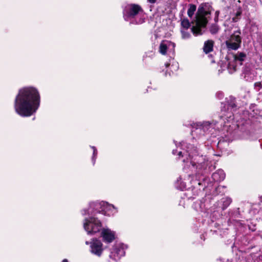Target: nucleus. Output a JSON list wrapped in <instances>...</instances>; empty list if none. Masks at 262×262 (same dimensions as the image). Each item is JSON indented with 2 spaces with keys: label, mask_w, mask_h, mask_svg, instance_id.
<instances>
[{
  "label": "nucleus",
  "mask_w": 262,
  "mask_h": 262,
  "mask_svg": "<svg viewBox=\"0 0 262 262\" xmlns=\"http://www.w3.org/2000/svg\"><path fill=\"white\" fill-rule=\"evenodd\" d=\"M259 200L262 203V195L259 196Z\"/></svg>",
  "instance_id": "36"
},
{
  "label": "nucleus",
  "mask_w": 262,
  "mask_h": 262,
  "mask_svg": "<svg viewBox=\"0 0 262 262\" xmlns=\"http://www.w3.org/2000/svg\"><path fill=\"white\" fill-rule=\"evenodd\" d=\"M223 143H224V141H222L221 140H220L217 143V147L219 148H222L223 147V146H222Z\"/></svg>",
  "instance_id": "28"
},
{
  "label": "nucleus",
  "mask_w": 262,
  "mask_h": 262,
  "mask_svg": "<svg viewBox=\"0 0 262 262\" xmlns=\"http://www.w3.org/2000/svg\"><path fill=\"white\" fill-rule=\"evenodd\" d=\"M165 66L167 69L165 71V75H171V72L172 73L173 72L176 71L179 69V64L176 61H174V60L170 59L169 60V62H166L165 63Z\"/></svg>",
  "instance_id": "18"
},
{
  "label": "nucleus",
  "mask_w": 262,
  "mask_h": 262,
  "mask_svg": "<svg viewBox=\"0 0 262 262\" xmlns=\"http://www.w3.org/2000/svg\"><path fill=\"white\" fill-rule=\"evenodd\" d=\"M61 262H69L67 259H63Z\"/></svg>",
  "instance_id": "33"
},
{
  "label": "nucleus",
  "mask_w": 262,
  "mask_h": 262,
  "mask_svg": "<svg viewBox=\"0 0 262 262\" xmlns=\"http://www.w3.org/2000/svg\"><path fill=\"white\" fill-rule=\"evenodd\" d=\"M223 262H232L229 259H226ZM236 262H262V246L258 248V251L253 252L247 256H242L239 257Z\"/></svg>",
  "instance_id": "11"
},
{
  "label": "nucleus",
  "mask_w": 262,
  "mask_h": 262,
  "mask_svg": "<svg viewBox=\"0 0 262 262\" xmlns=\"http://www.w3.org/2000/svg\"><path fill=\"white\" fill-rule=\"evenodd\" d=\"M255 85H257V86H258V85H261V84H260V83L258 82V83H256L255 84Z\"/></svg>",
  "instance_id": "34"
},
{
  "label": "nucleus",
  "mask_w": 262,
  "mask_h": 262,
  "mask_svg": "<svg viewBox=\"0 0 262 262\" xmlns=\"http://www.w3.org/2000/svg\"><path fill=\"white\" fill-rule=\"evenodd\" d=\"M231 201V198L225 197L223 198L220 201L216 203L214 205L215 208L210 210V212H211L212 210L216 209V210H213V212L210 214V217L212 218V222L220 216L221 211L226 209L229 206Z\"/></svg>",
  "instance_id": "9"
},
{
  "label": "nucleus",
  "mask_w": 262,
  "mask_h": 262,
  "mask_svg": "<svg viewBox=\"0 0 262 262\" xmlns=\"http://www.w3.org/2000/svg\"><path fill=\"white\" fill-rule=\"evenodd\" d=\"M228 223L235 224L236 223H237V221L236 220L232 219V218H230L229 219Z\"/></svg>",
  "instance_id": "29"
},
{
  "label": "nucleus",
  "mask_w": 262,
  "mask_h": 262,
  "mask_svg": "<svg viewBox=\"0 0 262 262\" xmlns=\"http://www.w3.org/2000/svg\"><path fill=\"white\" fill-rule=\"evenodd\" d=\"M196 6L193 4H190L187 11V14L189 17H191L196 10Z\"/></svg>",
  "instance_id": "23"
},
{
  "label": "nucleus",
  "mask_w": 262,
  "mask_h": 262,
  "mask_svg": "<svg viewBox=\"0 0 262 262\" xmlns=\"http://www.w3.org/2000/svg\"><path fill=\"white\" fill-rule=\"evenodd\" d=\"M147 2L151 4H155L157 0H147Z\"/></svg>",
  "instance_id": "31"
},
{
  "label": "nucleus",
  "mask_w": 262,
  "mask_h": 262,
  "mask_svg": "<svg viewBox=\"0 0 262 262\" xmlns=\"http://www.w3.org/2000/svg\"><path fill=\"white\" fill-rule=\"evenodd\" d=\"M249 228L250 230L252 231H254L256 230V228L255 227V225H249Z\"/></svg>",
  "instance_id": "30"
},
{
  "label": "nucleus",
  "mask_w": 262,
  "mask_h": 262,
  "mask_svg": "<svg viewBox=\"0 0 262 262\" xmlns=\"http://www.w3.org/2000/svg\"><path fill=\"white\" fill-rule=\"evenodd\" d=\"M213 42L212 40H207L205 42L203 47L204 52L207 54L212 51Z\"/></svg>",
  "instance_id": "20"
},
{
  "label": "nucleus",
  "mask_w": 262,
  "mask_h": 262,
  "mask_svg": "<svg viewBox=\"0 0 262 262\" xmlns=\"http://www.w3.org/2000/svg\"><path fill=\"white\" fill-rule=\"evenodd\" d=\"M193 208L197 212L203 213L204 215H202L203 217H207L210 213V210L207 209L206 205L203 200L197 201L194 203Z\"/></svg>",
  "instance_id": "17"
},
{
  "label": "nucleus",
  "mask_w": 262,
  "mask_h": 262,
  "mask_svg": "<svg viewBox=\"0 0 262 262\" xmlns=\"http://www.w3.org/2000/svg\"><path fill=\"white\" fill-rule=\"evenodd\" d=\"M149 54V57H151H151L153 56V55H154V53H153V52H152V51L149 52H148V53H146V54Z\"/></svg>",
  "instance_id": "32"
},
{
  "label": "nucleus",
  "mask_w": 262,
  "mask_h": 262,
  "mask_svg": "<svg viewBox=\"0 0 262 262\" xmlns=\"http://www.w3.org/2000/svg\"><path fill=\"white\" fill-rule=\"evenodd\" d=\"M210 13L206 11L203 6H200L195 16L194 25L190 29V31L188 29H181L182 38L183 39H188L191 37L190 32L195 36L202 35L203 34L202 29L205 28L209 18Z\"/></svg>",
  "instance_id": "3"
},
{
  "label": "nucleus",
  "mask_w": 262,
  "mask_h": 262,
  "mask_svg": "<svg viewBox=\"0 0 262 262\" xmlns=\"http://www.w3.org/2000/svg\"><path fill=\"white\" fill-rule=\"evenodd\" d=\"M217 123L215 120L194 123L191 140L180 142L173 141L177 148L173 149L172 153L183 162V170L188 173L183 179L179 177L175 185L178 189L187 190L185 194L188 199H194L209 185L208 175L215 169V166L205 155V149L213 150L209 142L205 141L212 136H215Z\"/></svg>",
  "instance_id": "1"
},
{
  "label": "nucleus",
  "mask_w": 262,
  "mask_h": 262,
  "mask_svg": "<svg viewBox=\"0 0 262 262\" xmlns=\"http://www.w3.org/2000/svg\"><path fill=\"white\" fill-rule=\"evenodd\" d=\"M90 205L88 208L81 210L83 216L88 215L89 216L84 219L83 222V228L88 234H94L99 232L102 229V223L101 217L96 212L90 211Z\"/></svg>",
  "instance_id": "5"
},
{
  "label": "nucleus",
  "mask_w": 262,
  "mask_h": 262,
  "mask_svg": "<svg viewBox=\"0 0 262 262\" xmlns=\"http://www.w3.org/2000/svg\"><path fill=\"white\" fill-rule=\"evenodd\" d=\"M225 173L222 169H219L212 175V178L215 182H220L224 180Z\"/></svg>",
  "instance_id": "19"
},
{
  "label": "nucleus",
  "mask_w": 262,
  "mask_h": 262,
  "mask_svg": "<svg viewBox=\"0 0 262 262\" xmlns=\"http://www.w3.org/2000/svg\"><path fill=\"white\" fill-rule=\"evenodd\" d=\"M223 105V103H222ZM235 98L230 96L226 98L224 106H222L221 115L220 116L221 120L224 122V127H228L231 125L229 123L232 122L234 119L233 112L237 110Z\"/></svg>",
  "instance_id": "6"
},
{
  "label": "nucleus",
  "mask_w": 262,
  "mask_h": 262,
  "mask_svg": "<svg viewBox=\"0 0 262 262\" xmlns=\"http://www.w3.org/2000/svg\"><path fill=\"white\" fill-rule=\"evenodd\" d=\"M216 97L219 99H222L223 97H224V94L223 92H219L216 93Z\"/></svg>",
  "instance_id": "27"
},
{
  "label": "nucleus",
  "mask_w": 262,
  "mask_h": 262,
  "mask_svg": "<svg viewBox=\"0 0 262 262\" xmlns=\"http://www.w3.org/2000/svg\"><path fill=\"white\" fill-rule=\"evenodd\" d=\"M253 247L252 246H250V247H249L248 248V249H253Z\"/></svg>",
  "instance_id": "37"
},
{
  "label": "nucleus",
  "mask_w": 262,
  "mask_h": 262,
  "mask_svg": "<svg viewBox=\"0 0 262 262\" xmlns=\"http://www.w3.org/2000/svg\"><path fill=\"white\" fill-rule=\"evenodd\" d=\"M260 1L262 3V0H260Z\"/></svg>",
  "instance_id": "39"
},
{
  "label": "nucleus",
  "mask_w": 262,
  "mask_h": 262,
  "mask_svg": "<svg viewBox=\"0 0 262 262\" xmlns=\"http://www.w3.org/2000/svg\"><path fill=\"white\" fill-rule=\"evenodd\" d=\"M128 246L123 243H119L115 244L110 250L109 257L115 261H118L125 254V250Z\"/></svg>",
  "instance_id": "10"
},
{
  "label": "nucleus",
  "mask_w": 262,
  "mask_h": 262,
  "mask_svg": "<svg viewBox=\"0 0 262 262\" xmlns=\"http://www.w3.org/2000/svg\"><path fill=\"white\" fill-rule=\"evenodd\" d=\"M123 17L130 25H140L145 22L146 15L139 5L129 4L123 8Z\"/></svg>",
  "instance_id": "4"
},
{
  "label": "nucleus",
  "mask_w": 262,
  "mask_h": 262,
  "mask_svg": "<svg viewBox=\"0 0 262 262\" xmlns=\"http://www.w3.org/2000/svg\"><path fill=\"white\" fill-rule=\"evenodd\" d=\"M241 14H242L241 9L239 8L238 10L236 12L235 16L232 17V21L237 22L240 19Z\"/></svg>",
  "instance_id": "24"
},
{
  "label": "nucleus",
  "mask_w": 262,
  "mask_h": 262,
  "mask_svg": "<svg viewBox=\"0 0 262 262\" xmlns=\"http://www.w3.org/2000/svg\"><path fill=\"white\" fill-rule=\"evenodd\" d=\"M219 30L218 27L216 25H212L210 28V32L212 34H215Z\"/></svg>",
  "instance_id": "26"
},
{
  "label": "nucleus",
  "mask_w": 262,
  "mask_h": 262,
  "mask_svg": "<svg viewBox=\"0 0 262 262\" xmlns=\"http://www.w3.org/2000/svg\"><path fill=\"white\" fill-rule=\"evenodd\" d=\"M40 103V95L38 90L34 86H25L19 89L16 95L14 108L17 114L22 117H28L36 112Z\"/></svg>",
  "instance_id": "2"
},
{
  "label": "nucleus",
  "mask_w": 262,
  "mask_h": 262,
  "mask_svg": "<svg viewBox=\"0 0 262 262\" xmlns=\"http://www.w3.org/2000/svg\"><path fill=\"white\" fill-rule=\"evenodd\" d=\"M90 147L93 150V155L91 158V160L93 163V165H94L96 163V159L97 158L98 155V150L97 148L94 146H90Z\"/></svg>",
  "instance_id": "21"
},
{
  "label": "nucleus",
  "mask_w": 262,
  "mask_h": 262,
  "mask_svg": "<svg viewBox=\"0 0 262 262\" xmlns=\"http://www.w3.org/2000/svg\"><path fill=\"white\" fill-rule=\"evenodd\" d=\"M222 72V70H219V74H220Z\"/></svg>",
  "instance_id": "38"
},
{
  "label": "nucleus",
  "mask_w": 262,
  "mask_h": 262,
  "mask_svg": "<svg viewBox=\"0 0 262 262\" xmlns=\"http://www.w3.org/2000/svg\"><path fill=\"white\" fill-rule=\"evenodd\" d=\"M235 216H236V215H239V213H238V211H236L235 212Z\"/></svg>",
  "instance_id": "35"
},
{
  "label": "nucleus",
  "mask_w": 262,
  "mask_h": 262,
  "mask_svg": "<svg viewBox=\"0 0 262 262\" xmlns=\"http://www.w3.org/2000/svg\"><path fill=\"white\" fill-rule=\"evenodd\" d=\"M241 32L239 30L234 31L231 35L230 38L226 41L227 48L229 50H236L238 49L241 43V38L240 37Z\"/></svg>",
  "instance_id": "13"
},
{
  "label": "nucleus",
  "mask_w": 262,
  "mask_h": 262,
  "mask_svg": "<svg viewBox=\"0 0 262 262\" xmlns=\"http://www.w3.org/2000/svg\"><path fill=\"white\" fill-rule=\"evenodd\" d=\"M241 14H242L241 9L239 8L238 10L236 12L235 16L232 17V21L237 22L240 19Z\"/></svg>",
  "instance_id": "25"
},
{
  "label": "nucleus",
  "mask_w": 262,
  "mask_h": 262,
  "mask_svg": "<svg viewBox=\"0 0 262 262\" xmlns=\"http://www.w3.org/2000/svg\"><path fill=\"white\" fill-rule=\"evenodd\" d=\"M255 76V71L252 70L249 66H246L243 68L241 77L244 80L247 81H252Z\"/></svg>",
  "instance_id": "16"
},
{
  "label": "nucleus",
  "mask_w": 262,
  "mask_h": 262,
  "mask_svg": "<svg viewBox=\"0 0 262 262\" xmlns=\"http://www.w3.org/2000/svg\"><path fill=\"white\" fill-rule=\"evenodd\" d=\"M89 205L90 211L92 213L96 212L100 216H112L115 215L118 212V209L116 207L106 202H92L89 203Z\"/></svg>",
  "instance_id": "7"
},
{
  "label": "nucleus",
  "mask_w": 262,
  "mask_h": 262,
  "mask_svg": "<svg viewBox=\"0 0 262 262\" xmlns=\"http://www.w3.org/2000/svg\"><path fill=\"white\" fill-rule=\"evenodd\" d=\"M175 43L169 40H163L159 46V52L165 55L167 52H173L174 50Z\"/></svg>",
  "instance_id": "15"
},
{
  "label": "nucleus",
  "mask_w": 262,
  "mask_h": 262,
  "mask_svg": "<svg viewBox=\"0 0 262 262\" xmlns=\"http://www.w3.org/2000/svg\"><path fill=\"white\" fill-rule=\"evenodd\" d=\"M85 244L90 245V252L93 255L100 257L104 250L102 242L97 238H93L91 242L86 241Z\"/></svg>",
  "instance_id": "12"
},
{
  "label": "nucleus",
  "mask_w": 262,
  "mask_h": 262,
  "mask_svg": "<svg viewBox=\"0 0 262 262\" xmlns=\"http://www.w3.org/2000/svg\"><path fill=\"white\" fill-rule=\"evenodd\" d=\"M100 236L105 244H108L116 239V233L108 228H103L101 230Z\"/></svg>",
  "instance_id": "14"
},
{
  "label": "nucleus",
  "mask_w": 262,
  "mask_h": 262,
  "mask_svg": "<svg viewBox=\"0 0 262 262\" xmlns=\"http://www.w3.org/2000/svg\"><path fill=\"white\" fill-rule=\"evenodd\" d=\"M247 59V54L242 52H237L229 59L227 69L230 74L234 73L243 64Z\"/></svg>",
  "instance_id": "8"
},
{
  "label": "nucleus",
  "mask_w": 262,
  "mask_h": 262,
  "mask_svg": "<svg viewBox=\"0 0 262 262\" xmlns=\"http://www.w3.org/2000/svg\"><path fill=\"white\" fill-rule=\"evenodd\" d=\"M181 25V29H189L190 27V22L187 18L182 19Z\"/></svg>",
  "instance_id": "22"
}]
</instances>
